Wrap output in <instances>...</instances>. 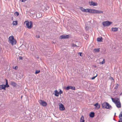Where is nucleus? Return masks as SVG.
I'll return each instance as SVG.
<instances>
[{
    "label": "nucleus",
    "mask_w": 122,
    "mask_h": 122,
    "mask_svg": "<svg viewBox=\"0 0 122 122\" xmlns=\"http://www.w3.org/2000/svg\"><path fill=\"white\" fill-rule=\"evenodd\" d=\"M11 84L13 87H15L16 86L17 84L16 83L13 81H11Z\"/></svg>",
    "instance_id": "obj_14"
},
{
    "label": "nucleus",
    "mask_w": 122,
    "mask_h": 122,
    "mask_svg": "<svg viewBox=\"0 0 122 122\" xmlns=\"http://www.w3.org/2000/svg\"><path fill=\"white\" fill-rule=\"evenodd\" d=\"M89 12L91 13L95 14V10L89 9Z\"/></svg>",
    "instance_id": "obj_12"
},
{
    "label": "nucleus",
    "mask_w": 122,
    "mask_h": 122,
    "mask_svg": "<svg viewBox=\"0 0 122 122\" xmlns=\"http://www.w3.org/2000/svg\"><path fill=\"white\" fill-rule=\"evenodd\" d=\"M103 11L101 10H95V14H101L102 13Z\"/></svg>",
    "instance_id": "obj_15"
},
{
    "label": "nucleus",
    "mask_w": 122,
    "mask_h": 122,
    "mask_svg": "<svg viewBox=\"0 0 122 122\" xmlns=\"http://www.w3.org/2000/svg\"><path fill=\"white\" fill-rule=\"evenodd\" d=\"M70 89L75 90V87L71 86H68L66 88L67 90H69Z\"/></svg>",
    "instance_id": "obj_8"
},
{
    "label": "nucleus",
    "mask_w": 122,
    "mask_h": 122,
    "mask_svg": "<svg viewBox=\"0 0 122 122\" xmlns=\"http://www.w3.org/2000/svg\"><path fill=\"white\" fill-rule=\"evenodd\" d=\"M59 94H61L63 93V91L61 90H60L59 92Z\"/></svg>",
    "instance_id": "obj_32"
},
{
    "label": "nucleus",
    "mask_w": 122,
    "mask_h": 122,
    "mask_svg": "<svg viewBox=\"0 0 122 122\" xmlns=\"http://www.w3.org/2000/svg\"><path fill=\"white\" fill-rule=\"evenodd\" d=\"M72 46L75 47H76V46H77L75 44H73L72 45Z\"/></svg>",
    "instance_id": "obj_35"
},
{
    "label": "nucleus",
    "mask_w": 122,
    "mask_h": 122,
    "mask_svg": "<svg viewBox=\"0 0 122 122\" xmlns=\"http://www.w3.org/2000/svg\"><path fill=\"white\" fill-rule=\"evenodd\" d=\"M118 86H119V85L118 84H117V86H116V88H118Z\"/></svg>",
    "instance_id": "obj_39"
},
{
    "label": "nucleus",
    "mask_w": 122,
    "mask_h": 122,
    "mask_svg": "<svg viewBox=\"0 0 122 122\" xmlns=\"http://www.w3.org/2000/svg\"><path fill=\"white\" fill-rule=\"evenodd\" d=\"M111 79H112L113 80V78L112 77H111Z\"/></svg>",
    "instance_id": "obj_41"
},
{
    "label": "nucleus",
    "mask_w": 122,
    "mask_h": 122,
    "mask_svg": "<svg viewBox=\"0 0 122 122\" xmlns=\"http://www.w3.org/2000/svg\"><path fill=\"white\" fill-rule=\"evenodd\" d=\"M80 122H84L85 120H84V117L83 116H82L81 118L80 119Z\"/></svg>",
    "instance_id": "obj_18"
},
{
    "label": "nucleus",
    "mask_w": 122,
    "mask_h": 122,
    "mask_svg": "<svg viewBox=\"0 0 122 122\" xmlns=\"http://www.w3.org/2000/svg\"><path fill=\"white\" fill-rule=\"evenodd\" d=\"M40 70H36L35 72V74H36L40 72Z\"/></svg>",
    "instance_id": "obj_30"
},
{
    "label": "nucleus",
    "mask_w": 122,
    "mask_h": 122,
    "mask_svg": "<svg viewBox=\"0 0 122 122\" xmlns=\"http://www.w3.org/2000/svg\"><path fill=\"white\" fill-rule=\"evenodd\" d=\"M97 76V74H96V75L95 76H94L93 77H92V78H91V79H92V80H93V79H94Z\"/></svg>",
    "instance_id": "obj_34"
},
{
    "label": "nucleus",
    "mask_w": 122,
    "mask_h": 122,
    "mask_svg": "<svg viewBox=\"0 0 122 122\" xmlns=\"http://www.w3.org/2000/svg\"><path fill=\"white\" fill-rule=\"evenodd\" d=\"M111 99L112 102L114 103L115 104L119 101V99L117 98L114 99L112 98Z\"/></svg>",
    "instance_id": "obj_7"
},
{
    "label": "nucleus",
    "mask_w": 122,
    "mask_h": 122,
    "mask_svg": "<svg viewBox=\"0 0 122 122\" xmlns=\"http://www.w3.org/2000/svg\"><path fill=\"white\" fill-rule=\"evenodd\" d=\"M82 53L79 52L78 53V54L79 55H80V56H82V55H81Z\"/></svg>",
    "instance_id": "obj_38"
},
{
    "label": "nucleus",
    "mask_w": 122,
    "mask_h": 122,
    "mask_svg": "<svg viewBox=\"0 0 122 122\" xmlns=\"http://www.w3.org/2000/svg\"><path fill=\"white\" fill-rule=\"evenodd\" d=\"M6 87V86L5 85L2 84L1 85H0V90L5 89Z\"/></svg>",
    "instance_id": "obj_13"
},
{
    "label": "nucleus",
    "mask_w": 122,
    "mask_h": 122,
    "mask_svg": "<svg viewBox=\"0 0 122 122\" xmlns=\"http://www.w3.org/2000/svg\"><path fill=\"white\" fill-rule=\"evenodd\" d=\"M118 122H122V119H119V120Z\"/></svg>",
    "instance_id": "obj_37"
},
{
    "label": "nucleus",
    "mask_w": 122,
    "mask_h": 122,
    "mask_svg": "<svg viewBox=\"0 0 122 122\" xmlns=\"http://www.w3.org/2000/svg\"><path fill=\"white\" fill-rule=\"evenodd\" d=\"M55 93V96H58L59 95V93L58 92V91L56 90L54 91Z\"/></svg>",
    "instance_id": "obj_21"
},
{
    "label": "nucleus",
    "mask_w": 122,
    "mask_h": 122,
    "mask_svg": "<svg viewBox=\"0 0 122 122\" xmlns=\"http://www.w3.org/2000/svg\"><path fill=\"white\" fill-rule=\"evenodd\" d=\"M19 15V13H18V12H16L15 13H14V15L15 16H18Z\"/></svg>",
    "instance_id": "obj_27"
},
{
    "label": "nucleus",
    "mask_w": 122,
    "mask_h": 122,
    "mask_svg": "<svg viewBox=\"0 0 122 122\" xmlns=\"http://www.w3.org/2000/svg\"><path fill=\"white\" fill-rule=\"evenodd\" d=\"M80 9L83 12H84L85 10V9L82 7H80Z\"/></svg>",
    "instance_id": "obj_31"
},
{
    "label": "nucleus",
    "mask_w": 122,
    "mask_h": 122,
    "mask_svg": "<svg viewBox=\"0 0 122 122\" xmlns=\"http://www.w3.org/2000/svg\"><path fill=\"white\" fill-rule=\"evenodd\" d=\"M86 28H87V27H86Z\"/></svg>",
    "instance_id": "obj_43"
},
{
    "label": "nucleus",
    "mask_w": 122,
    "mask_h": 122,
    "mask_svg": "<svg viewBox=\"0 0 122 122\" xmlns=\"http://www.w3.org/2000/svg\"><path fill=\"white\" fill-rule=\"evenodd\" d=\"M26 25L28 29H31L32 26V22L31 21H26Z\"/></svg>",
    "instance_id": "obj_3"
},
{
    "label": "nucleus",
    "mask_w": 122,
    "mask_h": 122,
    "mask_svg": "<svg viewBox=\"0 0 122 122\" xmlns=\"http://www.w3.org/2000/svg\"><path fill=\"white\" fill-rule=\"evenodd\" d=\"M6 81V83H5V86L6 87H9V85H8V81L6 79H5Z\"/></svg>",
    "instance_id": "obj_22"
},
{
    "label": "nucleus",
    "mask_w": 122,
    "mask_h": 122,
    "mask_svg": "<svg viewBox=\"0 0 122 122\" xmlns=\"http://www.w3.org/2000/svg\"><path fill=\"white\" fill-rule=\"evenodd\" d=\"M13 68L14 69H15V70H17L18 69V67L17 66H16L15 67H13Z\"/></svg>",
    "instance_id": "obj_33"
},
{
    "label": "nucleus",
    "mask_w": 122,
    "mask_h": 122,
    "mask_svg": "<svg viewBox=\"0 0 122 122\" xmlns=\"http://www.w3.org/2000/svg\"><path fill=\"white\" fill-rule=\"evenodd\" d=\"M105 62V60L104 59H103V61L102 62H100V63L101 64H104Z\"/></svg>",
    "instance_id": "obj_28"
},
{
    "label": "nucleus",
    "mask_w": 122,
    "mask_h": 122,
    "mask_svg": "<svg viewBox=\"0 0 122 122\" xmlns=\"http://www.w3.org/2000/svg\"><path fill=\"white\" fill-rule=\"evenodd\" d=\"M19 59L20 60H22L23 59V57L22 56H19Z\"/></svg>",
    "instance_id": "obj_36"
},
{
    "label": "nucleus",
    "mask_w": 122,
    "mask_h": 122,
    "mask_svg": "<svg viewBox=\"0 0 122 122\" xmlns=\"http://www.w3.org/2000/svg\"><path fill=\"white\" fill-rule=\"evenodd\" d=\"M90 117H93L94 116V113L93 112H91L90 115Z\"/></svg>",
    "instance_id": "obj_20"
},
{
    "label": "nucleus",
    "mask_w": 122,
    "mask_h": 122,
    "mask_svg": "<svg viewBox=\"0 0 122 122\" xmlns=\"http://www.w3.org/2000/svg\"><path fill=\"white\" fill-rule=\"evenodd\" d=\"M94 51L96 52H98L100 51L99 48L95 49H94Z\"/></svg>",
    "instance_id": "obj_26"
},
{
    "label": "nucleus",
    "mask_w": 122,
    "mask_h": 122,
    "mask_svg": "<svg viewBox=\"0 0 122 122\" xmlns=\"http://www.w3.org/2000/svg\"><path fill=\"white\" fill-rule=\"evenodd\" d=\"M116 114V113H115V115Z\"/></svg>",
    "instance_id": "obj_42"
},
{
    "label": "nucleus",
    "mask_w": 122,
    "mask_h": 122,
    "mask_svg": "<svg viewBox=\"0 0 122 122\" xmlns=\"http://www.w3.org/2000/svg\"><path fill=\"white\" fill-rule=\"evenodd\" d=\"M39 102L40 104L43 106H46L47 105V103L45 101L42 100H39Z\"/></svg>",
    "instance_id": "obj_5"
},
{
    "label": "nucleus",
    "mask_w": 122,
    "mask_h": 122,
    "mask_svg": "<svg viewBox=\"0 0 122 122\" xmlns=\"http://www.w3.org/2000/svg\"><path fill=\"white\" fill-rule=\"evenodd\" d=\"M60 38L61 39H66L69 38V35H62L60 36Z\"/></svg>",
    "instance_id": "obj_9"
},
{
    "label": "nucleus",
    "mask_w": 122,
    "mask_h": 122,
    "mask_svg": "<svg viewBox=\"0 0 122 122\" xmlns=\"http://www.w3.org/2000/svg\"><path fill=\"white\" fill-rule=\"evenodd\" d=\"M102 37H98L97 39V41L99 42H101L102 41Z\"/></svg>",
    "instance_id": "obj_24"
},
{
    "label": "nucleus",
    "mask_w": 122,
    "mask_h": 122,
    "mask_svg": "<svg viewBox=\"0 0 122 122\" xmlns=\"http://www.w3.org/2000/svg\"><path fill=\"white\" fill-rule=\"evenodd\" d=\"M13 25H16L17 24V21H14L13 22Z\"/></svg>",
    "instance_id": "obj_25"
},
{
    "label": "nucleus",
    "mask_w": 122,
    "mask_h": 122,
    "mask_svg": "<svg viewBox=\"0 0 122 122\" xmlns=\"http://www.w3.org/2000/svg\"><path fill=\"white\" fill-rule=\"evenodd\" d=\"M115 104L117 107L119 108L121 107V104L120 102V101L116 103Z\"/></svg>",
    "instance_id": "obj_11"
},
{
    "label": "nucleus",
    "mask_w": 122,
    "mask_h": 122,
    "mask_svg": "<svg viewBox=\"0 0 122 122\" xmlns=\"http://www.w3.org/2000/svg\"><path fill=\"white\" fill-rule=\"evenodd\" d=\"M36 36L37 38H39L40 37V36Z\"/></svg>",
    "instance_id": "obj_40"
},
{
    "label": "nucleus",
    "mask_w": 122,
    "mask_h": 122,
    "mask_svg": "<svg viewBox=\"0 0 122 122\" xmlns=\"http://www.w3.org/2000/svg\"><path fill=\"white\" fill-rule=\"evenodd\" d=\"M86 28H87V27H86Z\"/></svg>",
    "instance_id": "obj_44"
},
{
    "label": "nucleus",
    "mask_w": 122,
    "mask_h": 122,
    "mask_svg": "<svg viewBox=\"0 0 122 122\" xmlns=\"http://www.w3.org/2000/svg\"><path fill=\"white\" fill-rule=\"evenodd\" d=\"M89 3L90 5H92L93 6H97V4L96 3L94 2L93 1L90 2Z\"/></svg>",
    "instance_id": "obj_10"
},
{
    "label": "nucleus",
    "mask_w": 122,
    "mask_h": 122,
    "mask_svg": "<svg viewBox=\"0 0 122 122\" xmlns=\"http://www.w3.org/2000/svg\"><path fill=\"white\" fill-rule=\"evenodd\" d=\"M112 23V22L108 21H104L102 23V24L104 26H109Z\"/></svg>",
    "instance_id": "obj_4"
},
{
    "label": "nucleus",
    "mask_w": 122,
    "mask_h": 122,
    "mask_svg": "<svg viewBox=\"0 0 122 122\" xmlns=\"http://www.w3.org/2000/svg\"><path fill=\"white\" fill-rule=\"evenodd\" d=\"M102 107L104 108L111 109L112 108V107L107 102L103 103L102 105Z\"/></svg>",
    "instance_id": "obj_1"
},
{
    "label": "nucleus",
    "mask_w": 122,
    "mask_h": 122,
    "mask_svg": "<svg viewBox=\"0 0 122 122\" xmlns=\"http://www.w3.org/2000/svg\"><path fill=\"white\" fill-rule=\"evenodd\" d=\"M94 105L96 107L97 109H98L100 108V105L98 103H96L95 104H94Z\"/></svg>",
    "instance_id": "obj_16"
},
{
    "label": "nucleus",
    "mask_w": 122,
    "mask_h": 122,
    "mask_svg": "<svg viewBox=\"0 0 122 122\" xmlns=\"http://www.w3.org/2000/svg\"><path fill=\"white\" fill-rule=\"evenodd\" d=\"M119 117L120 119H122V111L121 112L119 115Z\"/></svg>",
    "instance_id": "obj_23"
},
{
    "label": "nucleus",
    "mask_w": 122,
    "mask_h": 122,
    "mask_svg": "<svg viewBox=\"0 0 122 122\" xmlns=\"http://www.w3.org/2000/svg\"><path fill=\"white\" fill-rule=\"evenodd\" d=\"M9 39L10 42L11 44L12 45H15L16 43V41L14 39V37L12 36H10L9 37Z\"/></svg>",
    "instance_id": "obj_2"
},
{
    "label": "nucleus",
    "mask_w": 122,
    "mask_h": 122,
    "mask_svg": "<svg viewBox=\"0 0 122 122\" xmlns=\"http://www.w3.org/2000/svg\"><path fill=\"white\" fill-rule=\"evenodd\" d=\"M89 9H85V10L84 11V12H89Z\"/></svg>",
    "instance_id": "obj_29"
},
{
    "label": "nucleus",
    "mask_w": 122,
    "mask_h": 122,
    "mask_svg": "<svg viewBox=\"0 0 122 122\" xmlns=\"http://www.w3.org/2000/svg\"><path fill=\"white\" fill-rule=\"evenodd\" d=\"M118 30V28H112V30L114 32L117 31Z\"/></svg>",
    "instance_id": "obj_19"
},
{
    "label": "nucleus",
    "mask_w": 122,
    "mask_h": 122,
    "mask_svg": "<svg viewBox=\"0 0 122 122\" xmlns=\"http://www.w3.org/2000/svg\"><path fill=\"white\" fill-rule=\"evenodd\" d=\"M59 109L61 110H64L65 109L64 105L62 103H60L59 105Z\"/></svg>",
    "instance_id": "obj_6"
},
{
    "label": "nucleus",
    "mask_w": 122,
    "mask_h": 122,
    "mask_svg": "<svg viewBox=\"0 0 122 122\" xmlns=\"http://www.w3.org/2000/svg\"><path fill=\"white\" fill-rule=\"evenodd\" d=\"M36 15L37 18H39L41 16V14L39 13H37L36 14Z\"/></svg>",
    "instance_id": "obj_17"
}]
</instances>
